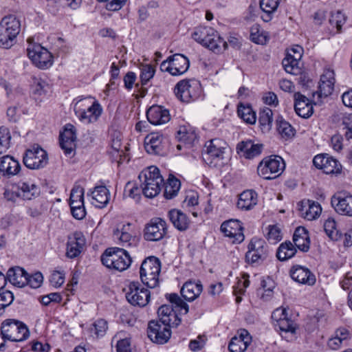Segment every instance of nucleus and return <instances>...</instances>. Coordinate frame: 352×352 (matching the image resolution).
Wrapping results in <instances>:
<instances>
[{"instance_id":"obj_47","label":"nucleus","mask_w":352,"mask_h":352,"mask_svg":"<svg viewBox=\"0 0 352 352\" xmlns=\"http://www.w3.org/2000/svg\"><path fill=\"white\" fill-rule=\"evenodd\" d=\"M302 211L303 212L304 217L310 221L315 219L320 214L322 208L318 203L309 201L308 207H304Z\"/></svg>"},{"instance_id":"obj_52","label":"nucleus","mask_w":352,"mask_h":352,"mask_svg":"<svg viewBox=\"0 0 352 352\" xmlns=\"http://www.w3.org/2000/svg\"><path fill=\"white\" fill-rule=\"evenodd\" d=\"M155 69L151 65H143L140 67V80L142 85H145L154 76Z\"/></svg>"},{"instance_id":"obj_40","label":"nucleus","mask_w":352,"mask_h":352,"mask_svg":"<svg viewBox=\"0 0 352 352\" xmlns=\"http://www.w3.org/2000/svg\"><path fill=\"white\" fill-rule=\"evenodd\" d=\"M164 197L167 199H171L175 197L181 187L180 181L173 175H170L167 182H164Z\"/></svg>"},{"instance_id":"obj_13","label":"nucleus","mask_w":352,"mask_h":352,"mask_svg":"<svg viewBox=\"0 0 352 352\" xmlns=\"http://www.w3.org/2000/svg\"><path fill=\"white\" fill-rule=\"evenodd\" d=\"M228 149L227 143L219 138L212 139L205 144V160H211L210 164L214 160L215 164L224 159V154Z\"/></svg>"},{"instance_id":"obj_35","label":"nucleus","mask_w":352,"mask_h":352,"mask_svg":"<svg viewBox=\"0 0 352 352\" xmlns=\"http://www.w3.org/2000/svg\"><path fill=\"white\" fill-rule=\"evenodd\" d=\"M257 204V194L252 190L243 191L239 195L237 206L243 210H249Z\"/></svg>"},{"instance_id":"obj_3","label":"nucleus","mask_w":352,"mask_h":352,"mask_svg":"<svg viewBox=\"0 0 352 352\" xmlns=\"http://www.w3.org/2000/svg\"><path fill=\"white\" fill-rule=\"evenodd\" d=\"M139 179L141 182L142 193L146 197L153 198L157 196L164 186V179L160 170L154 166L141 172Z\"/></svg>"},{"instance_id":"obj_51","label":"nucleus","mask_w":352,"mask_h":352,"mask_svg":"<svg viewBox=\"0 0 352 352\" xmlns=\"http://www.w3.org/2000/svg\"><path fill=\"white\" fill-rule=\"evenodd\" d=\"M11 135L8 128L0 127V154L6 152L10 147Z\"/></svg>"},{"instance_id":"obj_46","label":"nucleus","mask_w":352,"mask_h":352,"mask_svg":"<svg viewBox=\"0 0 352 352\" xmlns=\"http://www.w3.org/2000/svg\"><path fill=\"white\" fill-rule=\"evenodd\" d=\"M324 230L331 240L338 241L342 237V233L337 230L336 223L333 219L329 218L325 221Z\"/></svg>"},{"instance_id":"obj_10","label":"nucleus","mask_w":352,"mask_h":352,"mask_svg":"<svg viewBox=\"0 0 352 352\" xmlns=\"http://www.w3.org/2000/svg\"><path fill=\"white\" fill-rule=\"evenodd\" d=\"M31 41V38H28V42L30 43L27 48L29 58L32 60L33 63L40 69H47L50 67L53 63L51 53L40 44L30 43Z\"/></svg>"},{"instance_id":"obj_19","label":"nucleus","mask_w":352,"mask_h":352,"mask_svg":"<svg viewBox=\"0 0 352 352\" xmlns=\"http://www.w3.org/2000/svg\"><path fill=\"white\" fill-rule=\"evenodd\" d=\"M334 84V72L330 69L324 71L320 77L318 90L314 94V97L317 95L318 98H322L330 96L333 91Z\"/></svg>"},{"instance_id":"obj_6","label":"nucleus","mask_w":352,"mask_h":352,"mask_svg":"<svg viewBox=\"0 0 352 352\" xmlns=\"http://www.w3.org/2000/svg\"><path fill=\"white\" fill-rule=\"evenodd\" d=\"M161 262L155 256L146 258L142 262L140 274L142 282L148 287L155 288L159 284Z\"/></svg>"},{"instance_id":"obj_15","label":"nucleus","mask_w":352,"mask_h":352,"mask_svg":"<svg viewBox=\"0 0 352 352\" xmlns=\"http://www.w3.org/2000/svg\"><path fill=\"white\" fill-rule=\"evenodd\" d=\"M166 232V221L161 218H154L146 224L144 237L146 241H157L163 239Z\"/></svg>"},{"instance_id":"obj_37","label":"nucleus","mask_w":352,"mask_h":352,"mask_svg":"<svg viewBox=\"0 0 352 352\" xmlns=\"http://www.w3.org/2000/svg\"><path fill=\"white\" fill-rule=\"evenodd\" d=\"M102 113V106L98 100H94L79 120L85 124L94 123L98 121Z\"/></svg>"},{"instance_id":"obj_11","label":"nucleus","mask_w":352,"mask_h":352,"mask_svg":"<svg viewBox=\"0 0 352 352\" xmlns=\"http://www.w3.org/2000/svg\"><path fill=\"white\" fill-rule=\"evenodd\" d=\"M188 58L181 54H175L169 56L160 65V70L170 73L172 76H179L184 74L189 68Z\"/></svg>"},{"instance_id":"obj_58","label":"nucleus","mask_w":352,"mask_h":352,"mask_svg":"<svg viewBox=\"0 0 352 352\" xmlns=\"http://www.w3.org/2000/svg\"><path fill=\"white\" fill-rule=\"evenodd\" d=\"M342 124L345 129L344 136L346 140H352V114H349L343 117Z\"/></svg>"},{"instance_id":"obj_9","label":"nucleus","mask_w":352,"mask_h":352,"mask_svg":"<svg viewBox=\"0 0 352 352\" xmlns=\"http://www.w3.org/2000/svg\"><path fill=\"white\" fill-rule=\"evenodd\" d=\"M175 93L182 102H190L198 99L201 96V85L196 80H182L176 85Z\"/></svg>"},{"instance_id":"obj_28","label":"nucleus","mask_w":352,"mask_h":352,"mask_svg":"<svg viewBox=\"0 0 352 352\" xmlns=\"http://www.w3.org/2000/svg\"><path fill=\"white\" fill-rule=\"evenodd\" d=\"M163 135L153 133L147 135L144 141V147L149 154L159 155L163 151Z\"/></svg>"},{"instance_id":"obj_54","label":"nucleus","mask_w":352,"mask_h":352,"mask_svg":"<svg viewBox=\"0 0 352 352\" xmlns=\"http://www.w3.org/2000/svg\"><path fill=\"white\" fill-rule=\"evenodd\" d=\"M249 344L239 338L233 337L228 344V349L230 352H245Z\"/></svg>"},{"instance_id":"obj_63","label":"nucleus","mask_w":352,"mask_h":352,"mask_svg":"<svg viewBox=\"0 0 352 352\" xmlns=\"http://www.w3.org/2000/svg\"><path fill=\"white\" fill-rule=\"evenodd\" d=\"M65 281V274L60 272L55 271L52 273L50 277L51 284L56 287L61 286Z\"/></svg>"},{"instance_id":"obj_24","label":"nucleus","mask_w":352,"mask_h":352,"mask_svg":"<svg viewBox=\"0 0 352 352\" xmlns=\"http://www.w3.org/2000/svg\"><path fill=\"white\" fill-rule=\"evenodd\" d=\"M113 237L124 247L135 245L137 239L131 234V225L123 224L113 231Z\"/></svg>"},{"instance_id":"obj_29","label":"nucleus","mask_w":352,"mask_h":352,"mask_svg":"<svg viewBox=\"0 0 352 352\" xmlns=\"http://www.w3.org/2000/svg\"><path fill=\"white\" fill-rule=\"evenodd\" d=\"M168 217L173 226L179 231L188 229L190 220L188 217L180 210L172 209L168 213Z\"/></svg>"},{"instance_id":"obj_62","label":"nucleus","mask_w":352,"mask_h":352,"mask_svg":"<svg viewBox=\"0 0 352 352\" xmlns=\"http://www.w3.org/2000/svg\"><path fill=\"white\" fill-rule=\"evenodd\" d=\"M85 190L80 186H74L70 193L69 201H84Z\"/></svg>"},{"instance_id":"obj_34","label":"nucleus","mask_w":352,"mask_h":352,"mask_svg":"<svg viewBox=\"0 0 352 352\" xmlns=\"http://www.w3.org/2000/svg\"><path fill=\"white\" fill-rule=\"evenodd\" d=\"M295 246L300 251L306 252L309 250L310 240L308 231L303 227H298L293 235Z\"/></svg>"},{"instance_id":"obj_12","label":"nucleus","mask_w":352,"mask_h":352,"mask_svg":"<svg viewBox=\"0 0 352 352\" xmlns=\"http://www.w3.org/2000/svg\"><path fill=\"white\" fill-rule=\"evenodd\" d=\"M25 166L32 170L44 168L48 163L47 152L41 147L33 146L26 151L23 160Z\"/></svg>"},{"instance_id":"obj_42","label":"nucleus","mask_w":352,"mask_h":352,"mask_svg":"<svg viewBox=\"0 0 352 352\" xmlns=\"http://www.w3.org/2000/svg\"><path fill=\"white\" fill-rule=\"evenodd\" d=\"M296 252V249L291 241L281 243L278 248L276 256L280 261H287L292 258Z\"/></svg>"},{"instance_id":"obj_4","label":"nucleus","mask_w":352,"mask_h":352,"mask_svg":"<svg viewBox=\"0 0 352 352\" xmlns=\"http://www.w3.org/2000/svg\"><path fill=\"white\" fill-rule=\"evenodd\" d=\"M21 31V21L15 16L10 14L0 21V47L11 48L16 42V37Z\"/></svg>"},{"instance_id":"obj_22","label":"nucleus","mask_w":352,"mask_h":352,"mask_svg":"<svg viewBox=\"0 0 352 352\" xmlns=\"http://www.w3.org/2000/svg\"><path fill=\"white\" fill-rule=\"evenodd\" d=\"M331 205L342 215L352 217V195H337L331 198Z\"/></svg>"},{"instance_id":"obj_60","label":"nucleus","mask_w":352,"mask_h":352,"mask_svg":"<svg viewBox=\"0 0 352 352\" xmlns=\"http://www.w3.org/2000/svg\"><path fill=\"white\" fill-rule=\"evenodd\" d=\"M43 277L41 272H36L32 276H29L28 274V285H29L32 288H38L41 286L43 282Z\"/></svg>"},{"instance_id":"obj_23","label":"nucleus","mask_w":352,"mask_h":352,"mask_svg":"<svg viewBox=\"0 0 352 352\" xmlns=\"http://www.w3.org/2000/svg\"><path fill=\"white\" fill-rule=\"evenodd\" d=\"M294 109L296 113L303 118H309L314 112L310 100L300 92L294 94Z\"/></svg>"},{"instance_id":"obj_32","label":"nucleus","mask_w":352,"mask_h":352,"mask_svg":"<svg viewBox=\"0 0 352 352\" xmlns=\"http://www.w3.org/2000/svg\"><path fill=\"white\" fill-rule=\"evenodd\" d=\"M203 286L200 281H188L182 287L181 294L185 300L192 301L201 294Z\"/></svg>"},{"instance_id":"obj_31","label":"nucleus","mask_w":352,"mask_h":352,"mask_svg":"<svg viewBox=\"0 0 352 352\" xmlns=\"http://www.w3.org/2000/svg\"><path fill=\"white\" fill-rule=\"evenodd\" d=\"M262 148V144H254L252 140L241 142L236 146L238 152L247 159H252L260 155Z\"/></svg>"},{"instance_id":"obj_36","label":"nucleus","mask_w":352,"mask_h":352,"mask_svg":"<svg viewBox=\"0 0 352 352\" xmlns=\"http://www.w3.org/2000/svg\"><path fill=\"white\" fill-rule=\"evenodd\" d=\"M18 195L23 199L30 200L40 193L39 188L31 182H19Z\"/></svg>"},{"instance_id":"obj_16","label":"nucleus","mask_w":352,"mask_h":352,"mask_svg":"<svg viewBox=\"0 0 352 352\" xmlns=\"http://www.w3.org/2000/svg\"><path fill=\"white\" fill-rule=\"evenodd\" d=\"M267 254L265 242L261 239L253 238L248 245L245 259L248 263H256L264 260Z\"/></svg>"},{"instance_id":"obj_50","label":"nucleus","mask_w":352,"mask_h":352,"mask_svg":"<svg viewBox=\"0 0 352 352\" xmlns=\"http://www.w3.org/2000/svg\"><path fill=\"white\" fill-rule=\"evenodd\" d=\"M177 138L180 141L187 144H191L197 138V135L192 130H188L186 126H183L179 127Z\"/></svg>"},{"instance_id":"obj_26","label":"nucleus","mask_w":352,"mask_h":352,"mask_svg":"<svg viewBox=\"0 0 352 352\" xmlns=\"http://www.w3.org/2000/svg\"><path fill=\"white\" fill-rule=\"evenodd\" d=\"M85 245V239L82 233L76 232L69 237L67 243L66 256L74 258L80 255Z\"/></svg>"},{"instance_id":"obj_41","label":"nucleus","mask_w":352,"mask_h":352,"mask_svg":"<svg viewBox=\"0 0 352 352\" xmlns=\"http://www.w3.org/2000/svg\"><path fill=\"white\" fill-rule=\"evenodd\" d=\"M290 56V54H287L282 61L285 70L286 72L292 75H298L301 74L302 67L301 60H296Z\"/></svg>"},{"instance_id":"obj_7","label":"nucleus","mask_w":352,"mask_h":352,"mask_svg":"<svg viewBox=\"0 0 352 352\" xmlns=\"http://www.w3.org/2000/svg\"><path fill=\"white\" fill-rule=\"evenodd\" d=\"M1 334L8 340L21 342L26 340L30 332L27 326L22 322L14 319H7L1 323Z\"/></svg>"},{"instance_id":"obj_61","label":"nucleus","mask_w":352,"mask_h":352,"mask_svg":"<svg viewBox=\"0 0 352 352\" xmlns=\"http://www.w3.org/2000/svg\"><path fill=\"white\" fill-rule=\"evenodd\" d=\"M206 343L204 336H199L196 339L192 340L189 343V348L192 351L201 350Z\"/></svg>"},{"instance_id":"obj_18","label":"nucleus","mask_w":352,"mask_h":352,"mask_svg":"<svg viewBox=\"0 0 352 352\" xmlns=\"http://www.w3.org/2000/svg\"><path fill=\"white\" fill-rule=\"evenodd\" d=\"M221 230L225 236L232 239V243H240L244 240L243 227L238 220L230 219L223 222Z\"/></svg>"},{"instance_id":"obj_30","label":"nucleus","mask_w":352,"mask_h":352,"mask_svg":"<svg viewBox=\"0 0 352 352\" xmlns=\"http://www.w3.org/2000/svg\"><path fill=\"white\" fill-rule=\"evenodd\" d=\"M12 285L19 287H23L28 285V273L20 267H14L8 270L6 276Z\"/></svg>"},{"instance_id":"obj_14","label":"nucleus","mask_w":352,"mask_h":352,"mask_svg":"<svg viewBox=\"0 0 352 352\" xmlns=\"http://www.w3.org/2000/svg\"><path fill=\"white\" fill-rule=\"evenodd\" d=\"M126 298L132 305L144 307L149 302L150 292L147 289L141 286L139 283L132 282L129 285Z\"/></svg>"},{"instance_id":"obj_2","label":"nucleus","mask_w":352,"mask_h":352,"mask_svg":"<svg viewBox=\"0 0 352 352\" xmlns=\"http://www.w3.org/2000/svg\"><path fill=\"white\" fill-rule=\"evenodd\" d=\"M192 38L215 53H221L228 47V43L211 27L199 26L192 33Z\"/></svg>"},{"instance_id":"obj_33","label":"nucleus","mask_w":352,"mask_h":352,"mask_svg":"<svg viewBox=\"0 0 352 352\" xmlns=\"http://www.w3.org/2000/svg\"><path fill=\"white\" fill-rule=\"evenodd\" d=\"M276 327H278L280 331V335L283 338H285L287 340H292L294 338L296 324L288 318L287 317H283V319L279 320L275 324Z\"/></svg>"},{"instance_id":"obj_17","label":"nucleus","mask_w":352,"mask_h":352,"mask_svg":"<svg viewBox=\"0 0 352 352\" xmlns=\"http://www.w3.org/2000/svg\"><path fill=\"white\" fill-rule=\"evenodd\" d=\"M313 163L316 168L322 170L326 174L338 173L342 169V166L338 161L327 154L315 156Z\"/></svg>"},{"instance_id":"obj_43","label":"nucleus","mask_w":352,"mask_h":352,"mask_svg":"<svg viewBox=\"0 0 352 352\" xmlns=\"http://www.w3.org/2000/svg\"><path fill=\"white\" fill-rule=\"evenodd\" d=\"M276 126L278 133L283 138L287 140L294 135V129L283 118L280 117L276 120Z\"/></svg>"},{"instance_id":"obj_57","label":"nucleus","mask_w":352,"mask_h":352,"mask_svg":"<svg viewBox=\"0 0 352 352\" xmlns=\"http://www.w3.org/2000/svg\"><path fill=\"white\" fill-rule=\"evenodd\" d=\"M108 326L106 320L103 319L97 320L93 324L91 331H94L97 336H103L107 330Z\"/></svg>"},{"instance_id":"obj_20","label":"nucleus","mask_w":352,"mask_h":352,"mask_svg":"<svg viewBox=\"0 0 352 352\" xmlns=\"http://www.w3.org/2000/svg\"><path fill=\"white\" fill-rule=\"evenodd\" d=\"M76 135L72 124H67L60 134V146L66 155L71 154L76 148Z\"/></svg>"},{"instance_id":"obj_44","label":"nucleus","mask_w":352,"mask_h":352,"mask_svg":"<svg viewBox=\"0 0 352 352\" xmlns=\"http://www.w3.org/2000/svg\"><path fill=\"white\" fill-rule=\"evenodd\" d=\"M94 100H96L92 97H86L78 100L74 103V110L76 116L79 120L89 107H90L91 104H93Z\"/></svg>"},{"instance_id":"obj_5","label":"nucleus","mask_w":352,"mask_h":352,"mask_svg":"<svg viewBox=\"0 0 352 352\" xmlns=\"http://www.w3.org/2000/svg\"><path fill=\"white\" fill-rule=\"evenodd\" d=\"M101 261L108 268L122 272L130 266L131 258L123 248H110L102 255Z\"/></svg>"},{"instance_id":"obj_25","label":"nucleus","mask_w":352,"mask_h":352,"mask_svg":"<svg viewBox=\"0 0 352 352\" xmlns=\"http://www.w3.org/2000/svg\"><path fill=\"white\" fill-rule=\"evenodd\" d=\"M146 117L150 123L153 125H160L170 120L169 111L162 106L153 105L146 112Z\"/></svg>"},{"instance_id":"obj_27","label":"nucleus","mask_w":352,"mask_h":352,"mask_svg":"<svg viewBox=\"0 0 352 352\" xmlns=\"http://www.w3.org/2000/svg\"><path fill=\"white\" fill-rule=\"evenodd\" d=\"M21 170L19 162L10 155L0 157V172L3 176L11 177L17 175Z\"/></svg>"},{"instance_id":"obj_21","label":"nucleus","mask_w":352,"mask_h":352,"mask_svg":"<svg viewBox=\"0 0 352 352\" xmlns=\"http://www.w3.org/2000/svg\"><path fill=\"white\" fill-rule=\"evenodd\" d=\"M290 276L297 283L314 285L316 283V276L306 267L302 265H294L290 270Z\"/></svg>"},{"instance_id":"obj_45","label":"nucleus","mask_w":352,"mask_h":352,"mask_svg":"<svg viewBox=\"0 0 352 352\" xmlns=\"http://www.w3.org/2000/svg\"><path fill=\"white\" fill-rule=\"evenodd\" d=\"M237 113L239 116L248 124H254L256 120V114L250 106L242 104L238 106Z\"/></svg>"},{"instance_id":"obj_59","label":"nucleus","mask_w":352,"mask_h":352,"mask_svg":"<svg viewBox=\"0 0 352 352\" xmlns=\"http://www.w3.org/2000/svg\"><path fill=\"white\" fill-rule=\"evenodd\" d=\"M48 85L42 80H36L32 87L33 94L36 96H42L46 92V87Z\"/></svg>"},{"instance_id":"obj_56","label":"nucleus","mask_w":352,"mask_h":352,"mask_svg":"<svg viewBox=\"0 0 352 352\" xmlns=\"http://www.w3.org/2000/svg\"><path fill=\"white\" fill-rule=\"evenodd\" d=\"M345 21V16L340 11L333 13L329 19V23L331 25L336 26L338 31H340Z\"/></svg>"},{"instance_id":"obj_39","label":"nucleus","mask_w":352,"mask_h":352,"mask_svg":"<svg viewBox=\"0 0 352 352\" xmlns=\"http://www.w3.org/2000/svg\"><path fill=\"white\" fill-rule=\"evenodd\" d=\"M279 0H261L260 8L263 12L261 18L265 22H268L272 19V16L277 10Z\"/></svg>"},{"instance_id":"obj_38","label":"nucleus","mask_w":352,"mask_h":352,"mask_svg":"<svg viewBox=\"0 0 352 352\" xmlns=\"http://www.w3.org/2000/svg\"><path fill=\"white\" fill-rule=\"evenodd\" d=\"M92 198L96 201L94 204L98 208H104L109 201L110 194L109 190L104 186H96L91 192Z\"/></svg>"},{"instance_id":"obj_8","label":"nucleus","mask_w":352,"mask_h":352,"mask_svg":"<svg viewBox=\"0 0 352 352\" xmlns=\"http://www.w3.org/2000/svg\"><path fill=\"white\" fill-rule=\"evenodd\" d=\"M285 162L280 156L274 155L264 158L257 168L258 174L265 179H272L281 174Z\"/></svg>"},{"instance_id":"obj_1","label":"nucleus","mask_w":352,"mask_h":352,"mask_svg":"<svg viewBox=\"0 0 352 352\" xmlns=\"http://www.w3.org/2000/svg\"><path fill=\"white\" fill-rule=\"evenodd\" d=\"M159 320L150 321L148 325V336L157 344H164L171 336L170 328L177 327L181 319L170 305H162L157 311Z\"/></svg>"},{"instance_id":"obj_49","label":"nucleus","mask_w":352,"mask_h":352,"mask_svg":"<svg viewBox=\"0 0 352 352\" xmlns=\"http://www.w3.org/2000/svg\"><path fill=\"white\" fill-rule=\"evenodd\" d=\"M266 230L265 236L270 243L276 244L282 239L281 229L277 225H270L266 228Z\"/></svg>"},{"instance_id":"obj_53","label":"nucleus","mask_w":352,"mask_h":352,"mask_svg":"<svg viewBox=\"0 0 352 352\" xmlns=\"http://www.w3.org/2000/svg\"><path fill=\"white\" fill-rule=\"evenodd\" d=\"M166 298L172 304L175 305L176 307L179 308L182 314H186L188 312V305L177 294H167Z\"/></svg>"},{"instance_id":"obj_48","label":"nucleus","mask_w":352,"mask_h":352,"mask_svg":"<svg viewBox=\"0 0 352 352\" xmlns=\"http://www.w3.org/2000/svg\"><path fill=\"white\" fill-rule=\"evenodd\" d=\"M250 39L256 44H265L267 40L265 33L261 30L258 24H254L250 28Z\"/></svg>"},{"instance_id":"obj_64","label":"nucleus","mask_w":352,"mask_h":352,"mask_svg":"<svg viewBox=\"0 0 352 352\" xmlns=\"http://www.w3.org/2000/svg\"><path fill=\"white\" fill-rule=\"evenodd\" d=\"M223 289V284L220 282L211 284L208 289V294L214 298H216L220 295Z\"/></svg>"},{"instance_id":"obj_55","label":"nucleus","mask_w":352,"mask_h":352,"mask_svg":"<svg viewBox=\"0 0 352 352\" xmlns=\"http://www.w3.org/2000/svg\"><path fill=\"white\" fill-rule=\"evenodd\" d=\"M272 111L268 107H265L259 113L258 122L263 126H269L272 122Z\"/></svg>"}]
</instances>
